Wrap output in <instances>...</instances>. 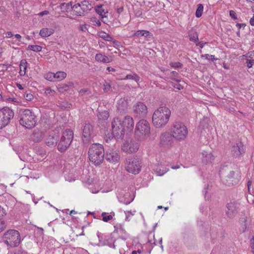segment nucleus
<instances>
[{"mask_svg":"<svg viewBox=\"0 0 254 254\" xmlns=\"http://www.w3.org/2000/svg\"><path fill=\"white\" fill-rule=\"evenodd\" d=\"M68 86L66 84H59L58 86V89L60 92H63L64 91L66 90Z\"/></svg>","mask_w":254,"mask_h":254,"instance_id":"49530a36","label":"nucleus"},{"mask_svg":"<svg viewBox=\"0 0 254 254\" xmlns=\"http://www.w3.org/2000/svg\"><path fill=\"white\" fill-rule=\"evenodd\" d=\"M141 160L135 157H129L126 159L125 168L127 172L133 174H137L141 171Z\"/></svg>","mask_w":254,"mask_h":254,"instance_id":"0eeeda50","label":"nucleus"},{"mask_svg":"<svg viewBox=\"0 0 254 254\" xmlns=\"http://www.w3.org/2000/svg\"><path fill=\"white\" fill-rule=\"evenodd\" d=\"M105 159L109 162L116 163L119 161L120 155L117 151L111 149L106 152Z\"/></svg>","mask_w":254,"mask_h":254,"instance_id":"aec40b11","label":"nucleus"},{"mask_svg":"<svg viewBox=\"0 0 254 254\" xmlns=\"http://www.w3.org/2000/svg\"><path fill=\"white\" fill-rule=\"evenodd\" d=\"M13 34L11 32L8 31L6 33V37L7 38H10L13 36Z\"/></svg>","mask_w":254,"mask_h":254,"instance_id":"338daca9","label":"nucleus"},{"mask_svg":"<svg viewBox=\"0 0 254 254\" xmlns=\"http://www.w3.org/2000/svg\"><path fill=\"white\" fill-rule=\"evenodd\" d=\"M44 134L39 130H34L30 136V139L35 142H39L43 140Z\"/></svg>","mask_w":254,"mask_h":254,"instance_id":"5701e85b","label":"nucleus"},{"mask_svg":"<svg viewBox=\"0 0 254 254\" xmlns=\"http://www.w3.org/2000/svg\"><path fill=\"white\" fill-rule=\"evenodd\" d=\"M95 11L98 14H99L100 15L102 16H104L105 17H106L105 14L106 13H107V12H106L105 11V9L103 8V5H100L97 6L95 8Z\"/></svg>","mask_w":254,"mask_h":254,"instance_id":"72a5a7b5","label":"nucleus"},{"mask_svg":"<svg viewBox=\"0 0 254 254\" xmlns=\"http://www.w3.org/2000/svg\"><path fill=\"white\" fill-rule=\"evenodd\" d=\"M133 36L136 37L144 36L146 38H150L152 36V34L147 30H141L136 31L133 34Z\"/></svg>","mask_w":254,"mask_h":254,"instance_id":"c85d7f7f","label":"nucleus"},{"mask_svg":"<svg viewBox=\"0 0 254 254\" xmlns=\"http://www.w3.org/2000/svg\"><path fill=\"white\" fill-rule=\"evenodd\" d=\"M93 8L92 4L88 0H82L71 6L75 15L83 16L88 13Z\"/></svg>","mask_w":254,"mask_h":254,"instance_id":"1a4fd4ad","label":"nucleus"},{"mask_svg":"<svg viewBox=\"0 0 254 254\" xmlns=\"http://www.w3.org/2000/svg\"><path fill=\"white\" fill-rule=\"evenodd\" d=\"M19 118L20 124L27 128H31L36 125V116L29 109L21 111L19 113Z\"/></svg>","mask_w":254,"mask_h":254,"instance_id":"7ed1b4c3","label":"nucleus"},{"mask_svg":"<svg viewBox=\"0 0 254 254\" xmlns=\"http://www.w3.org/2000/svg\"><path fill=\"white\" fill-rule=\"evenodd\" d=\"M189 36L190 41L196 42L198 41V34L196 32H190Z\"/></svg>","mask_w":254,"mask_h":254,"instance_id":"e433bc0d","label":"nucleus"},{"mask_svg":"<svg viewBox=\"0 0 254 254\" xmlns=\"http://www.w3.org/2000/svg\"><path fill=\"white\" fill-rule=\"evenodd\" d=\"M174 138L172 134L169 132H164L160 136V144L165 148L170 146L173 143Z\"/></svg>","mask_w":254,"mask_h":254,"instance_id":"a211bd4d","label":"nucleus"},{"mask_svg":"<svg viewBox=\"0 0 254 254\" xmlns=\"http://www.w3.org/2000/svg\"><path fill=\"white\" fill-rule=\"evenodd\" d=\"M126 213V220L127 221H129V217L131 216H133L134 215L133 213H132V212H127V213Z\"/></svg>","mask_w":254,"mask_h":254,"instance_id":"5fc2aeb1","label":"nucleus"},{"mask_svg":"<svg viewBox=\"0 0 254 254\" xmlns=\"http://www.w3.org/2000/svg\"><path fill=\"white\" fill-rule=\"evenodd\" d=\"M112 134L109 136L110 140L113 138V137L119 139L122 138L124 136L125 128L119 118H115L112 122Z\"/></svg>","mask_w":254,"mask_h":254,"instance_id":"9d476101","label":"nucleus"},{"mask_svg":"<svg viewBox=\"0 0 254 254\" xmlns=\"http://www.w3.org/2000/svg\"><path fill=\"white\" fill-rule=\"evenodd\" d=\"M6 227L5 222L0 218V233L4 230Z\"/></svg>","mask_w":254,"mask_h":254,"instance_id":"3c124183","label":"nucleus"},{"mask_svg":"<svg viewBox=\"0 0 254 254\" xmlns=\"http://www.w3.org/2000/svg\"><path fill=\"white\" fill-rule=\"evenodd\" d=\"M71 6H72L71 5V3H62L60 5L57 6L55 9H60L61 12H55V15L57 16H60L62 13L64 14L65 15V16L68 17V15L67 13L68 12L69 9L71 8ZM63 16H64L63 15Z\"/></svg>","mask_w":254,"mask_h":254,"instance_id":"412c9836","label":"nucleus"},{"mask_svg":"<svg viewBox=\"0 0 254 254\" xmlns=\"http://www.w3.org/2000/svg\"><path fill=\"white\" fill-rule=\"evenodd\" d=\"M19 67L20 69L26 70L27 68V62L25 59H23L21 61Z\"/></svg>","mask_w":254,"mask_h":254,"instance_id":"37998d69","label":"nucleus"},{"mask_svg":"<svg viewBox=\"0 0 254 254\" xmlns=\"http://www.w3.org/2000/svg\"><path fill=\"white\" fill-rule=\"evenodd\" d=\"M236 26L240 29L241 27H245L246 24L245 23H237Z\"/></svg>","mask_w":254,"mask_h":254,"instance_id":"680f3d73","label":"nucleus"},{"mask_svg":"<svg viewBox=\"0 0 254 254\" xmlns=\"http://www.w3.org/2000/svg\"><path fill=\"white\" fill-rule=\"evenodd\" d=\"M251 248L252 249V252L254 254V237L251 240Z\"/></svg>","mask_w":254,"mask_h":254,"instance_id":"6e6d98bb","label":"nucleus"},{"mask_svg":"<svg viewBox=\"0 0 254 254\" xmlns=\"http://www.w3.org/2000/svg\"><path fill=\"white\" fill-rule=\"evenodd\" d=\"M59 135L58 132L52 130L50 131L46 138V143L50 147L55 146L57 144Z\"/></svg>","mask_w":254,"mask_h":254,"instance_id":"6ab92c4d","label":"nucleus"},{"mask_svg":"<svg viewBox=\"0 0 254 254\" xmlns=\"http://www.w3.org/2000/svg\"><path fill=\"white\" fill-rule=\"evenodd\" d=\"M169 77L171 79L177 82H180L181 81V79L179 76V73L177 71H173L171 72L169 74Z\"/></svg>","mask_w":254,"mask_h":254,"instance_id":"473e14b6","label":"nucleus"},{"mask_svg":"<svg viewBox=\"0 0 254 254\" xmlns=\"http://www.w3.org/2000/svg\"><path fill=\"white\" fill-rule=\"evenodd\" d=\"M88 90L87 89H81L79 93L80 95L83 96L84 95L86 92H88Z\"/></svg>","mask_w":254,"mask_h":254,"instance_id":"13d9d810","label":"nucleus"},{"mask_svg":"<svg viewBox=\"0 0 254 254\" xmlns=\"http://www.w3.org/2000/svg\"><path fill=\"white\" fill-rule=\"evenodd\" d=\"M246 64L249 68L252 67L254 64V60L247 59Z\"/></svg>","mask_w":254,"mask_h":254,"instance_id":"09e8293b","label":"nucleus"},{"mask_svg":"<svg viewBox=\"0 0 254 254\" xmlns=\"http://www.w3.org/2000/svg\"><path fill=\"white\" fill-rule=\"evenodd\" d=\"M150 132V127L146 120H140L136 125L135 134L140 139H144L148 136Z\"/></svg>","mask_w":254,"mask_h":254,"instance_id":"6e6552de","label":"nucleus"},{"mask_svg":"<svg viewBox=\"0 0 254 254\" xmlns=\"http://www.w3.org/2000/svg\"><path fill=\"white\" fill-rule=\"evenodd\" d=\"M169 64L172 67L175 68H181L183 65L180 62H170Z\"/></svg>","mask_w":254,"mask_h":254,"instance_id":"a19ab883","label":"nucleus"},{"mask_svg":"<svg viewBox=\"0 0 254 254\" xmlns=\"http://www.w3.org/2000/svg\"><path fill=\"white\" fill-rule=\"evenodd\" d=\"M44 77L45 79H47V80L55 82V73L54 72H49L48 73H47L46 74H45Z\"/></svg>","mask_w":254,"mask_h":254,"instance_id":"4c0bfd02","label":"nucleus"},{"mask_svg":"<svg viewBox=\"0 0 254 254\" xmlns=\"http://www.w3.org/2000/svg\"><path fill=\"white\" fill-rule=\"evenodd\" d=\"M115 231L119 234H123L126 233V231L124 229L122 225L120 224L117 225L115 226Z\"/></svg>","mask_w":254,"mask_h":254,"instance_id":"ea45409f","label":"nucleus"},{"mask_svg":"<svg viewBox=\"0 0 254 254\" xmlns=\"http://www.w3.org/2000/svg\"><path fill=\"white\" fill-rule=\"evenodd\" d=\"M54 32L53 28H44L40 30L39 34L42 37L46 38L52 35Z\"/></svg>","mask_w":254,"mask_h":254,"instance_id":"393cba45","label":"nucleus"},{"mask_svg":"<svg viewBox=\"0 0 254 254\" xmlns=\"http://www.w3.org/2000/svg\"><path fill=\"white\" fill-rule=\"evenodd\" d=\"M240 203L236 200L231 201L226 205V215L227 218L233 219L240 209Z\"/></svg>","mask_w":254,"mask_h":254,"instance_id":"2eb2a0df","label":"nucleus"},{"mask_svg":"<svg viewBox=\"0 0 254 254\" xmlns=\"http://www.w3.org/2000/svg\"><path fill=\"white\" fill-rule=\"evenodd\" d=\"M89 26L87 24L80 25L79 27V29L84 32H86L88 31V27Z\"/></svg>","mask_w":254,"mask_h":254,"instance_id":"8fccbe9b","label":"nucleus"},{"mask_svg":"<svg viewBox=\"0 0 254 254\" xmlns=\"http://www.w3.org/2000/svg\"><path fill=\"white\" fill-rule=\"evenodd\" d=\"M45 93L47 96H54L56 91L49 87L46 89Z\"/></svg>","mask_w":254,"mask_h":254,"instance_id":"de8ad7c7","label":"nucleus"},{"mask_svg":"<svg viewBox=\"0 0 254 254\" xmlns=\"http://www.w3.org/2000/svg\"><path fill=\"white\" fill-rule=\"evenodd\" d=\"M173 86L179 90H181L183 88V86L180 84H175Z\"/></svg>","mask_w":254,"mask_h":254,"instance_id":"bf43d9fd","label":"nucleus"},{"mask_svg":"<svg viewBox=\"0 0 254 254\" xmlns=\"http://www.w3.org/2000/svg\"><path fill=\"white\" fill-rule=\"evenodd\" d=\"M128 102L124 99H121L118 103V110L120 113L126 112L128 109Z\"/></svg>","mask_w":254,"mask_h":254,"instance_id":"b1692460","label":"nucleus"},{"mask_svg":"<svg viewBox=\"0 0 254 254\" xmlns=\"http://www.w3.org/2000/svg\"><path fill=\"white\" fill-rule=\"evenodd\" d=\"M169 171V168L163 166H159L154 170L156 174L158 176H162Z\"/></svg>","mask_w":254,"mask_h":254,"instance_id":"cd10ccee","label":"nucleus"},{"mask_svg":"<svg viewBox=\"0 0 254 254\" xmlns=\"http://www.w3.org/2000/svg\"><path fill=\"white\" fill-rule=\"evenodd\" d=\"M19 74L21 76H24L26 74V70L20 69Z\"/></svg>","mask_w":254,"mask_h":254,"instance_id":"774afa93","label":"nucleus"},{"mask_svg":"<svg viewBox=\"0 0 254 254\" xmlns=\"http://www.w3.org/2000/svg\"><path fill=\"white\" fill-rule=\"evenodd\" d=\"M140 79V77L134 72H133L131 74H127L125 78H123V80H132L136 82H138Z\"/></svg>","mask_w":254,"mask_h":254,"instance_id":"c756f323","label":"nucleus"},{"mask_svg":"<svg viewBox=\"0 0 254 254\" xmlns=\"http://www.w3.org/2000/svg\"><path fill=\"white\" fill-rule=\"evenodd\" d=\"M49 13V11L48 10H44V11H43L39 13V15L42 16H44L45 15H47Z\"/></svg>","mask_w":254,"mask_h":254,"instance_id":"e2e57ef3","label":"nucleus"},{"mask_svg":"<svg viewBox=\"0 0 254 254\" xmlns=\"http://www.w3.org/2000/svg\"><path fill=\"white\" fill-rule=\"evenodd\" d=\"M109 117V114L107 111H104L100 112L98 115V118L99 120L101 121L102 122L107 120Z\"/></svg>","mask_w":254,"mask_h":254,"instance_id":"2f4dec72","label":"nucleus"},{"mask_svg":"<svg viewBox=\"0 0 254 254\" xmlns=\"http://www.w3.org/2000/svg\"><path fill=\"white\" fill-rule=\"evenodd\" d=\"M171 132L173 137L176 140H184L188 135V128L184 123L181 122L174 123L171 128Z\"/></svg>","mask_w":254,"mask_h":254,"instance_id":"20e7f679","label":"nucleus"},{"mask_svg":"<svg viewBox=\"0 0 254 254\" xmlns=\"http://www.w3.org/2000/svg\"><path fill=\"white\" fill-rule=\"evenodd\" d=\"M73 138V132L70 129H66L62 135L58 144V150L61 152L65 151L69 147Z\"/></svg>","mask_w":254,"mask_h":254,"instance_id":"423d86ee","label":"nucleus"},{"mask_svg":"<svg viewBox=\"0 0 254 254\" xmlns=\"http://www.w3.org/2000/svg\"><path fill=\"white\" fill-rule=\"evenodd\" d=\"M171 111L165 106L158 108L155 110L152 117L153 125L157 128L164 127L169 122Z\"/></svg>","mask_w":254,"mask_h":254,"instance_id":"f257e3e1","label":"nucleus"},{"mask_svg":"<svg viewBox=\"0 0 254 254\" xmlns=\"http://www.w3.org/2000/svg\"><path fill=\"white\" fill-rule=\"evenodd\" d=\"M6 214L4 209L0 206V218Z\"/></svg>","mask_w":254,"mask_h":254,"instance_id":"4d7b16f0","label":"nucleus"},{"mask_svg":"<svg viewBox=\"0 0 254 254\" xmlns=\"http://www.w3.org/2000/svg\"><path fill=\"white\" fill-rule=\"evenodd\" d=\"M24 97L25 99L28 101L32 100L34 98V96L30 92H25Z\"/></svg>","mask_w":254,"mask_h":254,"instance_id":"a18cd8bd","label":"nucleus"},{"mask_svg":"<svg viewBox=\"0 0 254 254\" xmlns=\"http://www.w3.org/2000/svg\"><path fill=\"white\" fill-rule=\"evenodd\" d=\"M95 135L93 127L89 123H85L82 129V139L84 144H88L91 142Z\"/></svg>","mask_w":254,"mask_h":254,"instance_id":"f8f14e48","label":"nucleus"},{"mask_svg":"<svg viewBox=\"0 0 254 254\" xmlns=\"http://www.w3.org/2000/svg\"><path fill=\"white\" fill-rule=\"evenodd\" d=\"M250 23L252 26H254V14L250 20Z\"/></svg>","mask_w":254,"mask_h":254,"instance_id":"69168bd1","label":"nucleus"},{"mask_svg":"<svg viewBox=\"0 0 254 254\" xmlns=\"http://www.w3.org/2000/svg\"><path fill=\"white\" fill-rule=\"evenodd\" d=\"M107 70L109 72H115L116 71V69L114 68H113L112 67H107Z\"/></svg>","mask_w":254,"mask_h":254,"instance_id":"0e129e2a","label":"nucleus"},{"mask_svg":"<svg viewBox=\"0 0 254 254\" xmlns=\"http://www.w3.org/2000/svg\"><path fill=\"white\" fill-rule=\"evenodd\" d=\"M28 48L30 50L37 52L42 50V47L38 45H29Z\"/></svg>","mask_w":254,"mask_h":254,"instance_id":"79ce46f5","label":"nucleus"},{"mask_svg":"<svg viewBox=\"0 0 254 254\" xmlns=\"http://www.w3.org/2000/svg\"><path fill=\"white\" fill-rule=\"evenodd\" d=\"M2 240L4 243L11 247H17L21 242L19 232L14 229L6 231L2 236Z\"/></svg>","mask_w":254,"mask_h":254,"instance_id":"39448f33","label":"nucleus"},{"mask_svg":"<svg viewBox=\"0 0 254 254\" xmlns=\"http://www.w3.org/2000/svg\"><path fill=\"white\" fill-rule=\"evenodd\" d=\"M247 55L249 59L254 60V51L249 52Z\"/></svg>","mask_w":254,"mask_h":254,"instance_id":"864d4df0","label":"nucleus"},{"mask_svg":"<svg viewBox=\"0 0 254 254\" xmlns=\"http://www.w3.org/2000/svg\"><path fill=\"white\" fill-rule=\"evenodd\" d=\"M240 178L238 172L230 171L225 176L222 177L221 180L223 184L231 187L237 184L240 181Z\"/></svg>","mask_w":254,"mask_h":254,"instance_id":"ddd939ff","label":"nucleus"},{"mask_svg":"<svg viewBox=\"0 0 254 254\" xmlns=\"http://www.w3.org/2000/svg\"><path fill=\"white\" fill-rule=\"evenodd\" d=\"M139 144L138 140H130L126 141L124 143L122 149L127 153H132L136 152L139 149Z\"/></svg>","mask_w":254,"mask_h":254,"instance_id":"dca6fc26","label":"nucleus"},{"mask_svg":"<svg viewBox=\"0 0 254 254\" xmlns=\"http://www.w3.org/2000/svg\"><path fill=\"white\" fill-rule=\"evenodd\" d=\"M202 161L205 163H211L214 160V156L211 153L203 151L202 153Z\"/></svg>","mask_w":254,"mask_h":254,"instance_id":"bb28decb","label":"nucleus"},{"mask_svg":"<svg viewBox=\"0 0 254 254\" xmlns=\"http://www.w3.org/2000/svg\"><path fill=\"white\" fill-rule=\"evenodd\" d=\"M133 113L134 116L138 118L146 117L148 113V109L146 105L143 102L138 101L133 106Z\"/></svg>","mask_w":254,"mask_h":254,"instance_id":"4468645a","label":"nucleus"},{"mask_svg":"<svg viewBox=\"0 0 254 254\" xmlns=\"http://www.w3.org/2000/svg\"><path fill=\"white\" fill-rule=\"evenodd\" d=\"M101 216L102 217V220L104 222H108L113 218L112 215H109L108 213L106 212H103L101 214Z\"/></svg>","mask_w":254,"mask_h":254,"instance_id":"58836bf2","label":"nucleus"},{"mask_svg":"<svg viewBox=\"0 0 254 254\" xmlns=\"http://www.w3.org/2000/svg\"><path fill=\"white\" fill-rule=\"evenodd\" d=\"M14 116L13 111L8 107H4L0 110V129L8 125Z\"/></svg>","mask_w":254,"mask_h":254,"instance_id":"9b49d317","label":"nucleus"},{"mask_svg":"<svg viewBox=\"0 0 254 254\" xmlns=\"http://www.w3.org/2000/svg\"><path fill=\"white\" fill-rule=\"evenodd\" d=\"M95 58L97 62L103 63H108L112 61L107 56L100 53L97 54Z\"/></svg>","mask_w":254,"mask_h":254,"instance_id":"a878e982","label":"nucleus"},{"mask_svg":"<svg viewBox=\"0 0 254 254\" xmlns=\"http://www.w3.org/2000/svg\"><path fill=\"white\" fill-rule=\"evenodd\" d=\"M103 89L104 92H108L111 89V85L109 82L107 81H105V83L103 84Z\"/></svg>","mask_w":254,"mask_h":254,"instance_id":"c03bdc74","label":"nucleus"},{"mask_svg":"<svg viewBox=\"0 0 254 254\" xmlns=\"http://www.w3.org/2000/svg\"><path fill=\"white\" fill-rule=\"evenodd\" d=\"M231 145V151L234 157H239L244 153V146L241 141L232 143Z\"/></svg>","mask_w":254,"mask_h":254,"instance_id":"f3484780","label":"nucleus"},{"mask_svg":"<svg viewBox=\"0 0 254 254\" xmlns=\"http://www.w3.org/2000/svg\"><path fill=\"white\" fill-rule=\"evenodd\" d=\"M89 160L95 165L98 166L103 161L104 158V149L102 145L99 143L92 144L88 150Z\"/></svg>","mask_w":254,"mask_h":254,"instance_id":"f03ea898","label":"nucleus"},{"mask_svg":"<svg viewBox=\"0 0 254 254\" xmlns=\"http://www.w3.org/2000/svg\"><path fill=\"white\" fill-rule=\"evenodd\" d=\"M66 76V73L64 71H58L55 73V79L56 81H59L64 79Z\"/></svg>","mask_w":254,"mask_h":254,"instance_id":"7c9ffc66","label":"nucleus"},{"mask_svg":"<svg viewBox=\"0 0 254 254\" xmlns=\"http://www.w3.org/2000/svg\"><path fill=\"white\" fill-rule=\"evenodd\" d=\"M205 44H206V43H203V42L200 41L196 43V45L199 46L200 48H202Z\"/></svg>","mask_w":254,"mask_h":254,"instance_id":"052dcab7","label":"nucleus"},{"mask_svg":"<svg viewBox=\"0 0 254 254\" xmlns=\"http://www.w3.org/2000/svg\"><path fill=\"white\" fill-rule=\"evenodd\" d=\"M99 36L104 40L107 41H111L113 38L108 34L102 31L100 33Z\"/></svg>","mask_w":254,"mask_h":254,"instance_id":"c9c22d12","label":"nucleus"},{"mask_svg":"<svg viewBox=\"0 0 254 254\" xmlns=\"http://www.w3.org/2000/svg\"><path fill=\"white\" fill-rule=\"evenodd\" d=\"M122 125L125 128V130L129 131H132L134 128V122L133 118L129 116L125 117L124 120L122 122Z\"/></svg>","mask_w":254,"mask_h":254,"instance_id":"4be33fe9","label":"nucleus"},{"mask_svg":"<svg viewBox=\"0 0 254 254\" xmlns=\"http://www.w3.org/2000/svg\"><path fill=\"white\" fill-rule=\"evenodd\" d=\"M203 11V6L202 4L199 3L197 5V7L195 12V16L199 18L201 16Z\"/></svg>","mask_w":254,"mask_h":254,"instance_id":"f704fd0d","label":"nucleus"},{"mask_svg":"<svg viewBox=\"0 0 254 254\" xmlns=\"http://www.w3.org/2000/svg\"><path fill=\"white\" fill-rule=\"evenodd\" d=\"M230 16L234 20L237 19V15L236 13L232 10H230L229 11Z\"/></svg>","mask_w":254,"mask_h":254,"instance_id":"603ef678","label":"nucleus"}]
</instances>
